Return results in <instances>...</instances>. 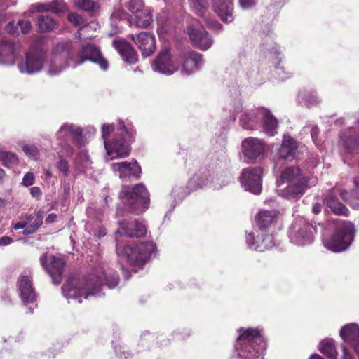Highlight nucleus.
<instances>
[{
  "label": "nucleus",
  "mask_w": 359,
  "mask_h": 359,
  "mask_svg": "<svg viewBox=\"0 0 359 359\" xmlns=\"http://www.w3.org/2000/svg\"><path fill=\"white\" fill-rule=\"evenodd\" d=\"M341 348H342V352H343V355H342V359H353V356L351 355V354L348 351V349L345 346L344 344H342L341 345Z\"/></svg>",
  "instance_id": "e2e57ef3"
},
{
  "label": "nucleus",
  "mask_w": 359,
  "mask_h": 359,
  "mask_svg": "<svg viewBox=\"0 0 359 359\" xmlns=\"http://www.w3.org/2000/svg\"><path fill=\"white\" fill-rule=\"evenodd\" d=\"M61 11L62 9L59 7L56 1H53L48 4L34 3L29 6V10L25 13V14L43 12L58 13Z\"/></svg>",
  "instance_id": "72a5a7b5"
},
{
  "label": "nucleus",
  "mask_w": 359,
  "mask_h": 359,
  "mask_svg": "<svg viewBox=\"0 0 359 359\" xmlns=\"http://www.w3.org/2000/svg\"><path fill=\"white\" fill-rule=\"evenodd\" d=\"M318 128L316 126H312V128H311V137L313 138V140L314 142V143L316 144L317 147H319V144H318V142L317 141V135H318Z\"/></svg>",
  "instance_id": "680f3d73"
},
{
  "label": "nucleus",
  "mask_w": 359,
  "mask_h": 359,
  "mask_svg": "<svg viewBox=\"0 0 359 359\" xmlns=\"http://www.w3.org/2000/svg\"><path fill=\"white\" fill-rule=\"evenodd\" d=\"M101 130L107 155L109 157L108 160L124 158L129 155L130 143L135 135V130L130 122L119 120L116 126L115 137L111 141L108 140V137L115 131L114 124H103Z\"/></svg>",
  "instance_id": "f03ea898"
},
{
  "label": "nucleus",
  "mask_w": 359,
  "mask_h": 359,
  "mask_svg": "<svg viewBox=\"0 0 359 359\" xmlns=\"http://www.w3.org/2000/svg\"><path fill=\"white\" fill-rule=\"evenodd\" d=\"M276 74L281 81H284L291 76L290 72L286 71L283 67H280V65L276 67Z\"/></svg>",
  "instance_id": "603ef678"
},
{
  "label": "nucleus",
  "mask_w": 359,
  "mask_h": 359,
  "mask_svg": "<svg viewBox=\"0 0 359 359\" xmlns=\"http://www.w3.org/2000/svg\"><path fill=\"white\" fill-rule=\"evenodd\" d=\"M18 25L23 34H27L31 30L32 25L28 20H19Z\"/></svg>",
  "instance_id": "5fc2aeb1"
},
{
  "label": "nucleus",
  "mask_w": 359,
  "mask_h": 359,
  "mask_svg": "<svg viewBox=\"0 0 359 359\" xmlns=\"http://www.w3.org/2000/svg\"><path fill=\"white\" fill-rule=\"evenodd\" d=\"M120 198L128 211L135 215L144 212L149 207V192L142 183L132 187H124L119 194Z\"/></svg>",
  "instance_id": "423d86ee"
},
{
  "label": "nucleus",
  "mask_w": 359,
  "mask_h": 359,
  "mask_svg": "<svg viewBox=\"0 0 359 359\" xmlns=\"http://www.w3.org/2000/svg\"><path fill=\"white\" fill-rule=\"evenodd\" d=\"M213 177L211 176L210 172L205 171L194 178L192 182H196L198 188H202L211 183Z\"/></svg>",
  "instance_id": "c03bdc74"
},
{
  "label": "nucleus",
  "mask_w": 359,
  "mask_h": 359,
  "mask_svg": "<svg viewBox=\"0 0 359 359\" xmlns=\"http://www.w3.org/2000/svg\"><path fill=\"white\" fill-rule=\"evenodd\" d=\"M354 184H355V198H356V200L359 201V180L358 179H355L354 180Z\"/></svg>",
  "instance_id": "774afa93"
},
{
  "label": "nucleus",
  "mask_w": 359,
  "mask_h": 359,
  "mask_svg": "<svg viewBox=\"0 0 359 359\" xmlns=\"http://www.w3.org/2000/svg\"><path fill=\"white\" fill-rule=\"evenodd\" d=\"M254 239V231L246 232L245 243L248 248L250 250L262 252L269 250L275 245V240L271 234L265 235L262 237L260 242H252V241Z\"/></svg>",
  "instance_id": "b1692460"
},
{
  "label": "nucleus",
  "mask_w": 359,
  "mask_h": 359,
  "mask_svg": "<svg viewBox=\"0 0 359 359\" xmlns=\"http://www.w3.org/2000/svg\"><path fill=\"white\" fill-rule=\"evenodd\" d=\"M124 15V11L122 9H119L116 11H114L112 13V18H116V19H121L123 18Z\"/></svg>",
  "instance_id": "338daca9"
},
{
  "label": "nucleus",
  "mask_w": 359,
  "mask_h": 359,
  "mask_svg": "<svg viewBox=\"0 0 359 359\" xmlns=\"http://www.w3.org/2000/svg\"><path fill=\"white\" fill-rule=\"evenodd\" d=\"M261 108L245 111L239 118L240 126L246 130H257L259 126L261 119L259 114Z\"/></svg>",
  "instance_id": "a878e982"
},
{
  "label": "nucleus",
  "mask_w": 359,
  "mask_h": 359,
  "mask_svg": "<svg viewBox=\"0 0 359 359\" xmlns=\"http://www.w3.org/2000/svg\"><path fill=\"white\" fill-rule=\"evenodd\" d=\"M263 131L269 136H273L277 133L278 121L270 111L261 108L259 111Z\"/></svg>",
  "instance_id": "cd10ccee"
},
{
  "label": "nucleus",
  "mask_w": 359,
  "mask_h": 359,
  "mask_svg": "<svg viewBox=\"0 0 359 359\" xmlns=\"http://www.w3.org/2000/svg\"><path fill=\"white\" fill-rule=\"evenodd\" d=\"M325 203L336 215L347 216L348 214L349 211L346 206L331 193L326 196Z\"/></svg>",
  "instance_id": "473e14b6"
},
{
  "label": "nucleus",
  "mask_w": 359,
  "mask_h": 359,
  "mask_svg": "<svg viewBox=\"0 0 359 359\" xmlns=\"http://www.w3.org/2000/svg\"><path fill=\"white\" fill-rule=\"evenodd\" d=\"M316 177H303L297 167L286 168L276 182V192L283 198L292 199L302 195L306 188L317 183Z\"/></svg>",
  "instance_id": "20e7f679"
},
{
  "label": "nucleus",
  "mask_w": 359,
  "mask_h": 359,
  "mask_svg": "<svg viewBox=\"0 0 359 359\" xmlns=\"http://www.w3.org/2000/svg\"><path fill=\"white\" fill-rule=\"evenodd\" d=\"M38 26L41 32H50L55 27V22L50 16L41 15L38 20Z\"/></svg>",
  "instance_id": "a19ab883"
},
{
  "label": "nucleus",
  "mask_w": 359,
  "mask_h": 359,
  "mask_svg": "<svg viewBox=\"0 0 359 359\" xmlns=\"http://www.w3.org/2000/svg\"><path fill=\"white\" fill-rule=\"evenodd\" d=\"M104 281L109 288L112 289L118 285L119 279L115 273L111 271L107 272L100 266L82 278H69L62 286V293L67 299H76L81 303L82 298L100 296Z\"/></svg>",
  "instance_id": "f257e3e1"
},
{
  "label": "nucleus",
  "mask_w": 359,
  "mask_h": 359,
  "mask_svg": "<svg viewBox=\"0 0 359 359\" xmlns=\"http://www.w3.org/2000/svg\"><path fill=\"white\" fill-rule=\"evenodd\" d=\"M69 137L76 146L81 147L84 144L81 128L73 123H65L57 131L56 138L58 142H68Z\"/></svg>",
  "instance_id": "dca6fc26"
},
{
  "label": "nucleus",
  "mask_w": 359,
  "mask_h": 359,
  "mask_svg": "<svg viewBox=\"0 0 359 359\" xmlns=\"http://www.w3.org/2000/svg\"><path fill=\"white\" fill-rule=\"evenodd\" d=\"M297 142L292 137L284 135L282 144L279 149V154L282 158L291 160L298 154Z\"/></svg>",
  "instance_id": "c85d7f7f"
},
{
  "label": "nucleus",
  "mask_w": 359,
  "mask_h": 359,
  "mask_svg": "<svg viewBox=\"0 0 359 359\" xmlns=\"http://www.w3.org/2000/svg\"><path fill=\"white\" fill-rule=\"evenodd\" d=\"M143 6L142 0H131L128 6V9L133 13L141 11Z\"/></svg>",
  "instance_id": "8fccbe9b"
},
{
  "label": "nucleus",
  "mask_w": 359,
  "mask_h": 359,
  "mask_svg": "<svg viewBox=\"0 0 359 359\" xmlns=\"http://www.w3.org/2000/svg\"><path fill=\"white\" fill-rule=\"evenodd\" d=\"M73 55V48L69 43H60L55 45L48 57L46 55L44 71L50 76L60 75L67 68H76V62Z\"/></svg>",
  "instance_id": "39448f33"
},
{
  "label": "nucleus",
  "mask_w": 359,
  "mask_h": 359,
  "mask_svg": "<svg viewBox=\"0 0 359 359\" xmlns=\"http://www.w3.org/2000/svg\"><path fill=\"white\" fill-rule=\"evenodd\" d=\"M241 149L248 161L252 162L264 155L267 146L262 140L250 137L243 140Z\"/></svg>",
  "instance_id": "4468645a"
},
{
  "label": "nucleus",
  "mask_w": 359,
  "mask_h": 359,
  "mask_svg": "<svg viewBox=\"0 0 359 359\" xmlns=\"http://www.w3.org/2000/svg\"><path fill=\"white\" fill-rule=\"evenodd\" d=\"M30 194L34 198H39L41 196L42 192L39 187H33L30 189Z\"/></svg>",
  "instance_id": "bf43d9fd"
},
{
  "label": "nucleus",
  "mask_w": 359,
  "mask_h": 359,
  "mask_svg": "<svg viewBox=\"0 0 359 359\" xmlns=\"http://www.w3.org/2000/svg\"><path fill=\"white\" fill-rule=\"evenodd\" d=\"M73 55L76 62H78V66L86 60H90L97 64L102 70L105 71L108 69L109 64L107 60L103 57L100 50L95 46H85L82 47L78 54L73 49Z\"/></svg>",
  "instance_id": "f8f14e48"
},
{
  "label": "nucleus",
  "mask_w": 359,
  "mask_h": 359,
  "mask_svg": "<svg viewBox=\"0 0 359 359\" xmlns=\"http://www.w3.org/2000/svg\"><path fill=\"white\" fill-rule=\"evenodd\" d=\"M19 48L18 44L8 41H4L0 46V65H13L18 54Z\"/></svg>",
  "instance_id": "4be33fe9"
},
{
  "label": "nucleus",
  "mask_w": 359,
  "mask_h": 359,
  "mask_svg": "<svg viewBox=\"0 0 359 359\" xmlns=\"http://www.w3.org/2000/svg\"><path fill=\"white\" fill-rule=\"evenodd\" d=\"M111 168L121 179L139 177L141 173V168L135 160L131 162L114 163L111 164Z\"/></svg>",
  "instance_id": "aec40b11"
},
{
  "label": "nucleus",
  "mask_w": 359,
  "mask_h": 359,
  "mask_svg": "<svg viewBox=\"0 0 359 359\" xmlns=\"http://www.w3.org/2000/svg\"><path fill=\"white\" fill-rule=\"evenodd\" d=\"M117 255L133 267L141 268L154 254L156 245L151 241H130L116 231Z\"/></svg>",
  "instance_id": "7ed1b4c3"
},
{
  "label": "nucleus",
  "mask_w": 359,
  "mask_h": 359,
  "mask_svg": "<svg viewBox=\"0 0 359 359\" xmlns=\"http://www.w3.org/2000/svg\"><path fill=\"white\" fill-rule=\"evenodd\" d=\"M151 67L154 71L168 75L172 74L179 69L178 62L172 58L168 50L158 55L157 58L153 61Z\"/></svg>",
  "instance_id": "f3484780"
},
{
  "label": "nucleus",
  "mask_w": 359,
  "mask_h": 359,
  "mask_svg": "<svg viewBox=\"0 0 359 359\" xmlns=\"http://www.w3.org/2000/svg\"><path fill=\"white\" fill-rule=\"evenodd\" d=\"M131 39L142 50L144 57H148L154 53L155 46V37L153 34L142 32L138 34H132Z\"/></svg>",
  "instance_id": "412c9836"
},
{
  "label": "nucleus",
  "mask_w": 359,
  "mask_h": 359,
  "mask_svg": "<svg viewBox=\"0 0 359 359\" xmlns=\"http://www.w3.org/2000/svg\"><path fill=\"white\" fill-rule=\"evenodd\" d=\"M6 30L8 33L12 35H18V22L15 23L14 22H10L6 27Z\"/></svg>",
  "instance_id": "6e6d98bb"
},
{
  "label": "nucleus",
  "mask_w": 359,
  "mask_h": 359,
  "mask_svg": "<svg viewBox=\"0 0 359 359\" xmlns=\"http://www.w3.org/2000/svg\"><path fill=\"white\" fill-rule=\"evenodd\" d=\"M238 332L235 348L241 349V356L247 358L248 353H251V349L255 352L253 356L258 357L264 353L266 344L260 330L256 328H241Z\"/></svg>",
  "instance_id": "0eeeda50"
},
{
  "label": "nucleus",
  "mask_w": 359,
  "mask_h": 359,
  "mask_svg": "<svg viewBox=\"0 0 359 359\" xmlns=\"http://www.w3.org/2000/svg\"><path fill=\"white\" fill-rule=\"evenodd\" d=\"M233 0L213 1V8L215 11L224 22H231L233 20Z\"/></svg>",
  "instance_id": "bb28decb"
},
{
  "label": "nucleus",
  "mask_w": 359,
  "mask_h": 359,
  "mask_svg": "<svg viewBox=\"0 0 359 359\" xmlns=\"http://www.w3.org/2000/svg\"><path fill=\"white\" fill-rule=\"evenodd\" d=\"M113 45L126 62L134 64L137 61V55L128 43L123 41H114Z\"/></svg>",
  "instance_id": "c756f323"
},
{
  "label": "nucleus",
  "mask_w": 359,
  "mask_h": 359,
  "mask_svg": "<svg viewBox=\"0 0 359 359\" xmlns=\"http://www.w3.org/2000/svg\"><path fill=\"white\" fill-rule=\"evenodd\" d=\"M182 72L190 74L199 69L203 65L202 55L195 51H187L180 57Z\"/></svg>",
  "instance_id": "6ab92c4d"
},
{
  "label": "nucleus",
  "mask_w": 359,
  "mask_h": 359,
  "mask_svg": "<svg viewBox=\"0 0 359 359\" xmlns=\"http://www.w3.org/2000/svg\"><path fill=\"white\" fill-rule=\"evenodd\" d=\"M40 262L44 269L52 278L54 284H59L65 266V262L61 258L53 255H43L40 258Z\"/></svg>",
  "instance_id": "2eb2a0df"
},
{
  "label": "nucleus",
  "mask_w": 359,
  "mask_h": 359,
  "mask_svg": "<svg viewBox=\"0 0 359 359\" xmlns=\"http://www.w3.org/2000/svg\"><path fill=\"white\" fill-rule=\"evenodd\" d=\"M75 6L84 11H94L97 8V4L93 0H74Z\"/></svg>",
  "instance_id": "49530a36"
},
{
  "label": "nucleus",
  "mask_w": 359,
  "mask_h": 359,
  "mask_svg": "<svg viewBox=\"0 0 359 359\" xmlns=\"http://www.w3.org/2000/svg\"><path fill=\"white\" fill-rule=\"evenodd\" d=\"M56 167L63 176L67 177L70 174V170L69 167L68 161L60 154L58 156V161L57 163Z\"/></svg>",
  "instance_id": "de8ad7c7"
},
{
  "label": "nucleus",
  "mask_w": 359,
  "mask_h": 359,
  "mask_svg": "<svg viewBox=\"0 0 359 359\" xmlns=\"http://www.w3.org/2000/svg\"><path fill=\"white\" fill-rule=\"evenodd\" d=\"M262 170L260 168L243 170L241 175V184L245 191L259 194L262 191Z\"/></svg>",
  "instance_id": "ddd939ff"
},
{
  "label": "nucleus",
  "mask_w": 359,
  "mask_h": 359,
  "mask_svg": "<svg viewBox=\"0 0 359 359\" xmlns=\"http://www.w3.org/2000/svg\"><path fill=\"white\" fill-rule=\"evenodd\" d=\"M189 191L181 184H175L171 190L170 196L175 203L181 202L188 194Z\"/></svg>",
  "instance_id": "ea45409f"
},
{
  "label": "nucleus",
  "mask_w": 359,
  "mask_h": 359,
  "mask_svg": "<svg viewBox=\"0 0 359 359\" xmlns=\"http://www.w3.org/2000/svg\"><path fill=\"white\" fill-rule=\"evenodd\" d=\"M46 55V53L43 48L31 47L18 65L20 72L31 75L44 70Z\"/></svg>",
  "instance_id": "9d476101"
},
{
  "label": "nucleus",
  "mask_w": 359,
  "mask_h": 359,
  "mask_svg": "<svg viewBox=\"0 0 359 359\" xmlns=\"http://www.w3.org/2000/svg\"><path fill=\"white\" fill-rule=\"evenodd\" d=\"M28 227V224H27V217L25 218V219L24 221H22V222H20L17 224H15L14 226V229H25Z\"/></svg>",
  "instance_id": "69168bd1"
},
{
  "label": "nucleus",
  "mask_w": 359,
  "mask_h": 359,
  "mask_svg": "<svg viewBox=\"0 0 359 359\" xmlns=\"http://www.w3.org/2000/svg\"><path fill=\"white\" fill-rule=\"evenodd\" d=\"M91 165L90 156L87 151H81L75 162V168L79 172H85Z\"/></svg>",
  "instance_id": "58836bf2"
},
{
  "label": "nucleus",
  "mask_w": 359,
  "mask_h": 359,
  "mask_svg": "<svg viewBox=\"0 0 359 359\" xmlns=\"http://www.w3.org/2000/svg\"><path fill=\"white\" fill-rule=\"evenodd\" d=\"M315 228L304 217H297L292 222L288 231L291 243L296 245H310L314 239Z\"/></svg>",
  "instance_id": "1a4fd4ad"
},
{
  "label": "nucleus",
  "mask_w": 359,
  "mask_h": 359,
  "mask_svg": "<svg viewBox=\"0 0 359 359\" xmlns=\"http://www.w3.org/2000/svg\"><path fill=\"white\" fill-rule=\"evenodd\" d=\"M355 233L354 224L349 221H343L338 224L332 236L323 238V245L334 252H343L351 245Z\"/></svg>",
  "instance_id": "6e6552de"
},
{
  "label": "nucleus",
  "mask_w": 359,
  "mask_h": 359,
  "mask_svg": "<svg viewBox=\"0 0 359 359\" xmlns=\"http://www.w3.org/2000/svg\"><path fill=\"white\" fill-rule=\"evenodd\" d=\"M359 146V121L358 128L349 129L344 134L343 147L344 152L346 154H352Z\"/></svg>",
  "instance_id": "7c9ffc66"
},
{
  "label": "nucleus",
  "mask_w": 359,
  "mask_h": 359,
  "mask_svg": "<svg viewBox=\"0 0 359 359\" xmlns=\"http://www.w3.org/2000/svg\"><path fill=\"white\" fill-rule=\"evenodd\" d=\"M69 20L74 25H81L83 23L82 18L76 13H70L68 15Z\"/></svg>",
  "instance_id": "13d9d810"
},
{
  "label": "nucleus",
  "mask_w": 359,
  "mask_h": 359,
  "mask_svg": "<svg viewBox=\"0 0 359 359\" xmlns=\"http://www.w3.org/2000/svg\"><path fill=\"white\" fill-rule=\"evenodd\" d=\"M191 10L203 19L201 24L210 26L214 29H222V25L213 20L208 18L205 13L208 10V0H189Z\"/></svg>",
  "instance_id": "5701e85b"
},
{
  "label": "nucleus",
  "mask_w": 359,
  "mask_h": 359,
  "mask_svg": "<svg viewBox=\"0 0 359 359\" xmlns=\"http://www.w3.org/2000/svg\"><path fill=\"white\" fill-rule=\"evenodd\" d=\"M58 145L60 147V150L57 152L58 156H60V154L62 157L64 156H72L74 154V149L67 142H58Z\"/></svg>",
  "instance_id": "09e8293b"
},
{
  "label": "nucleus",
  "mask_w": 359,
  "mask_h": 359,
  "mask_svg": "<svg viewBox=\"0 0 359 359\" xmlns=\"http://www.w3.org/2000/svg\"><path fill=\"white\" fill-rule=\"evenodd\" d=\"M35 177L31 172H26L22 178L21 184L24 187H29L34 183Z\"/></svg>",
  "instance_id": "3c124183"
},
{
  "label": "nucleus",
  "mask_w": 359,
  "mask_h": 359,
  "mask_svg": "<svg viewBox=\"0 0 359 359\" xmlns=\"http://www.w3.org/2000/svg\"><path fill=\"white\" fill-rule=\"evenodd\" d=\"M18 292L23 302L28 306L27 313H33L35 302L36 301V294L32 285V280L28 274H22L18 281Z\"/></svg>",
  "instance_id": "9b49d317"
},
{
  "label": "nucleus",
  "mask_w": 359,
  "mask_h": 359,
  "mask_svg": "<svg viewBox=\"0 0 359 359\" xmlns=\"http://www.w3.org/2000/svg\"><path fill=\"white\" fill-rule=\"evenodd\" d=\"M14 4L15 2L13 0H0V8L4 9Z\"/></svg>",
  "instance_id": "0e129e2a"
},
{
  "label": "nucleus",
  "mask_w": 359,
  "mask_h": 359,
  "mask_svg": "<svg viewBox=\"0 0 359 359\" xmlns=\"http://www.w3.org/2000/svg\"><path fill=\"white\" fill-rule=\"evenodd\" d=\"M152 21L151 13L149 11H144L130 19V24L137 27L147 28Z\"/></svg>",
  "instance_id": "c9c22d12"
},
{
  "label": "nucleus",
  "mask_w": 359,
  "mask_h": 359,
  "mask_svg": "<svg viewBox=\"0 0 359 359\" xmlns=\"http://www.w3.org/2000/svg\"><path fill=\"white\" fill-rule=\"evenodd\" d=\"M299 100L302 104H304L307 107L315 106L320 102V98L314 91H306L301 93L299 95Z\"/></svg>",
  "instance_id": "4c0bfd02"
},
{
  "label": "nucleus",
  "mask_w": 359,
  "mask_h": 359,
  "mask_svg": "<svg viewBox=\"0 0 359 359\" xmlns=\"http://www.w3.org/2000/svg\"><path fill=\"white\" fill-rule=\"evenodd\" d=\"M13 238L9 236H4L0 238V246H6L12 243Z\"/></svg>",
  "instance_id": "052dcab7"
},
{
  "label": "nucleus",
  "mask_w": 359,
  "mask_h": 359,
  "mask_svg": "<svg viewBox=\"0 0 359 359\" xmlns=\"http://www.w3.org/2000/svg\"><path fill=\"white\" fill-rule=\"evenodd\" d=\"M44 217V211L39 210L35 215H30L27 217V224L28 227L24 231V234H31L35 232L42 224Z\"/></svg>",
  "instance_id": "f704fd0d"
},
{
  "label": "nucleus",
  "mask_w": 359,
  "mask_h": 359,
  "mask_svg": "<svg viewBox=\"0 0 359 359\" xmlns=\"http://www.w3.org/2000/svg\"><path fill=\"white\" fill-rule=\"evenodd\" d=\"M320 351L330 359H337V352L332 339H327L320 344Z\"/></svg>",
  "instance_id": "e433bc0d"
},
{
  "label": "nucleus",
  "mask_w": 359,
  "mask_h": 359,
  "mask_svg": "<svg viewBox=\"0 0 359 359\" xmlns=\"http://www.w3.org/2000/svg\"><path fill=\"white\" fill-rule=\"evenodd\" d=\"M120 231L123 238V236L128 237H141L146 235L147 229L144 224L137 220L131 221L130 222H120Z\"/></svg>",
  "instance_id": "393cba45"
},
{
  "label": "nucleus",
  "mask_w": 359,
  "mask_h": 359,
  "mask_svg": "<svg viewBox=\"0 0 359 359\" xmlns=\"http://www.w3.org/2000/svg\"><path fill=\"white\" fill-rule=\"evenodd\" d=\"M278 216L276 210H262L256 215V224L259 229L266 228L276 221Z\"/></svg>",
  "instance_id": "2f4dec72"
},
{
  "label": "nucleus",
  "mask_w": 359,
  "mask_h": 359,
  "mask_svg": "<svg viewBox=\"0 0 359 359\" xmlns=\"http://www.w3.org/2000/svg\"><path fill=\"white\" fill-rule=\"evenodd\" d=\"M257 0H238L240 6L243 9H250L255 6Z\"/></svg>",
  "instance_id": "4d7b16f0"
},
{
  "label": "nucleus",
  "mask_w": 359,
  "mask_h": 359,
  "mask_svg": "<svg viewBox=\"0 0 359 359\" xmlns=\"http://www.w3.org/2000/svg\"><path fill=\"white\" fill-rule=\"evenodd\" d=\"M22 149L24 153L30 158L33 160H38L40 156L38 147L31 143H26L22 144Z\"/></svg>",
  "instance_id": "37998d69"
},
{
  "label": "nucleus",
  "mask_w": 359,
  "mask_h": 359,
  "mask_svg": "<svg viewBox=\"0 0 359 359\" xmlns=\"http://www.w3.org/2000/svg\"><path fill=\"white\" fill-rule=\"evenodd\" d=\"M0 158L3 165L7 168H13L18 163V158L14 153L7 151H0Z\"/></svg>",
  "instance_id": "79ce46f5"
},
{
  "label": "nucleus",
  "mask_w": 359,
  "mask_h": 359,
  "mask_svg": "<svg viewBox=\"0 0 359 359\" xmlns=\"http://www.w3.org/2000/svg\"><path fill=\"white\" fill-rule=\"evenodd\" d=\"M187 33L191 43L197 48L206 50L212 44V37L205 30L198 29L193 25L187 28Z\"/></svg>",
  "instance_id": "a211bd4d"
},
{
  "label": "nucleus",
  "mask_w": 359,
  "mask_h": 359,
  "mask_svg": "<svg viewBox=\"0 0 359 359\" xmlns=\"http://www.w3.org/2000/svg\"><path fill=\"white\" fill-rule=\"evenodd\" d=\"M339 194L344 201L349 203L355 209L359 208V203L354 201V200L356 199L355 191L353 192H348V191L343 189L340 191Z\"/></svg>",
  "instance_id": "a18cd8bd"
},
{
  "label": "nucleus",
  "mask_w": 359,
  "mask_h": 359,
  "mask_svg": "<svg viewBox=\"0 0 359 359\" xmlns=\"http://www.w3.org/2000/svg\"><path fill=\"white\" fill-rule=\"evenodd\" d=\"M243 110L242 103L240 100L236 101L233 107H231L229 111L232 112V115H231L230 118L232 121L236 119V114L241 112Z\"/></svg>",
  "instance_id": "864d4df0"
}]
</instances>
